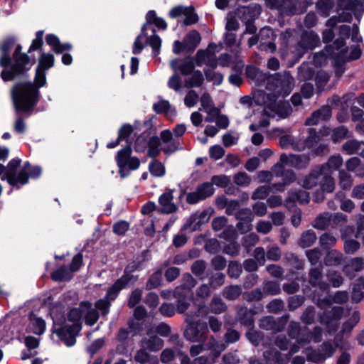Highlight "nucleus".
<instances>
[{
	"label": "nucleus",
	"mask_w": 364,
	"mask_h": 364,
	"mask_svg": "<svg viewBox=\"0 0 364 364\" xmlns=\"http://www.w3.org/2000/svg\"><path fill=\"white\" fill-rule=\"evenodd\" d=\"M14 38L6 39L0 46V66L4 68L1 73L2 80L5 82L12 80L14 77L22 75L31 68L28 56L21 53L22 47L18 45L13 54V61L10 58V51L15 43Z\"/></svg>",
	"instance_id": "1"
},
{
	"label": "nucleus",
	"mask_w": 364,
	"mask_h": 364,
	"mask_svg": "<svg viewBox=\"0 0 364 364\" xmlns=\"http://www.w3.org/2000/svg\"><path fill=\"white\" fill-rule=\"evenodd\" d=\"M11 95L16 112L14 129L16 133L23 134L26 125L18 112L31 109L38 100L39 92L32 82H23L14 85L11 90Z\"/></svg>",
	"instance_id": "2"
},
{
	"label": "nucleus",
	"mask_w": 364,
	"mask_h": 364,
	"mask_svg": "<svg viewBox=\"0 0 364 364\" xmlns=\"http://www.w3.org/2000/svg\"><path fill=\"white\" fill-rule=\"evenodd\" d=\"M277 97L271 95L264 90H258L254 95V100L257 105H264L265 114L271 117L279 119L286 118L292 112V109L287 102L277 101Z\"/></svg>",
	"instance_id": "3"
},
{
	"label": "nucleus",
	"mask_w": 364,
	"mask_h": 364,
	"mask_svg": "<svg viewBox=\"0 0 364 364\" xmlns=\"http://www.w3.org/2000/svg\"><path fill=\"white\" fill-rule=\"evenodd\" d=\"M82 316V308L81 304L79 308L71 309L61 326L54 331L67 346H73L75 343V337L81 330L80 320Z\"/></svg>",
	"instance_id": "4"
},
{
	"label": "nucleus",
	"mask_w": 364,
	"mask_h": 364,
	"mask_svg": "<svg viewBox=\"0 0 364 364\" xmlns=\"http://www.w3.org/2000/svg\"><path fill=\"white\" fill-rule=\"evenodd\" d=\"M20 163V159H12L8 164L6 171L7 182L11 186H16L18 188L28 182V176L37 178L41 174V168L39 166H31L28 162H26L23 168L18 171Z\"/></svg>",
	"instance_id": "5"
},
{
	"label": "nucleus",
	"mask_w": 364,
	"mask_h": 364,
	"mask_svg": "<svg viewBox=\"0 0 364 364\" xmlns=\"http://www.w3.org/2000/svg\"><path fill=\"white\" fill-rule=\"evenodd\" d=\"M294 87V79L289 72L277 73L267 79L266 92L274 97H285L290 94Z\"/></svg>",
	"instance_id": "6"
},
{
	"label": "nucleus",
	"mask_w": 364,
	"mask_h": 364,
	"mask_svg": "<svg viewBox=\"0 0 364 364\" xmlns=\"http://www.w3.org/2000/svg\"><path fill=\"white\" fill-rule=\"evenodd\" d=\"M132 268L133 266H129L126 269L124 274L107 291L105 297L96 302L95 306L97 309L106 314L108 311L110 302L117 298L119 291L135 282L136 278L127 272L128 269Z\"/></svg>",
	"instance_id": "7"
},
{
	"label": "nucleus",
	"mask_w": 364,
	"mask_h": 364,
	"mask_svg": "<svg viewBox=\"0 0 364 364\" xmlns=\"http://www.w3.org/2000/svg\"><path fill=\"white\" fill-rule=\"evenodd\" d=\"M131 155L130 146L120 149L117 154L116 161L122 178L127 177L132 171L136 170L139 167L140 161L138 158Z\"/></svg>",
	"instance_id": "8"
},
{
	"label": "nucleus",
	"mask_w": 364,
	"mask_h": 364,
	"mask_svg": "<svg viewBox=\"0 0 364 364\" xmlns=\"http://www.w3.org/2000/svg\"><path fill=\"white\" fill-rule=\"evenodd\" d=\"M336 351V347L329 341L322 343L317 350L311 348H306L304 353L308 360L314 363H322L327 358H331Z\"/></svg>",
	"instance_id": "9"
},
{
	"label": "nucleus",
	"mask_w": 364,
	"mask_h": 364,
	"mask_svg": "<svg viewBox=\"0 0 364 364\" xmlns=\"http://www.w3.org/2000/svg\"><path fill=\"white\" fill-rule=\"evenodd\" d=\"M320 43L319 36L314 31H304L300 41L296 45L294 52L301 58L308 50L313 49Z\"/></svg>",
	"instance_id": "10"
},
{
	"label": "nucleus",
	"mask_w": 364,
	"mask_h": 364,
	"mask_svg": "<svg viewBox=\"0 0 364 364\" xmlns=\"http://www.w3.org/2000/svg\"><path fill=\"white\" fill-rule=\"evenodd\" d=\"M343 309L340 306L333 307L331 311L324 313L321 316V323L326 326L328 332L331 334L338 329V320L341 318Z\"/></svg>",
	"instance_id": "11"
},
{
	"label": "nucleus",
	"mask_w": 364,
	"mask_h": 364,
	"mask_svg": "<svg viewBox=\"0 0 364 364\" xmlns=\"http://www.w3.org/2000/svg\"><path fill=\"white\" fill-rule=\"evenodd\" d=\"M340 38L336 39L331 46L332 50H340L344 46V38H348L351 36V40L353 42H359L361 37L358 35V27L353 25L352 29L348 25H341L338 27Z\"/></svg>",
	"instance_id": "12"
},
{
	"label": "nucleus",
	"mask_w": 364,
	"mask_h": 364,
	"mask_svg": "<svg viewBox=\"0 0 364 364\" xmlns=\"http://www.w3.org/2000/svg\"><path fill=\"white\" fill-rule=\"evenodd\" d=\"M321 171V179L319 182L321 191L316 193L314 196V200L316 203L321 202L324 199L323 193H332L336 187L335 180L332 174L322 171Z\"/></svg>",
	"instance_id": "13"
},
{
	"label": "nucleus",
	"mask_w": 364,
	"mask_h": 364,
	"mask_svg": "<svg viewBox=\"0 0 364 364\" xmlns=\"http://www.w3.org/2000/svg\"><path fill=\"white\" fill-rule=\"evenodd\" d=\"M208 329L204 324L189 326L184 332L185 338L191 342L203 343L208 338Z\"/></svg>",
	"instance_id": "14"
},
{
	"label": "nucleus",
	"mask_w": 364,
	"mask_h": 364,
	"mask_svg": "<svg viewBox=\"0 0 364 364\" xmlns=\"http://www.w3.org/2000/svg\"><path fill=\"white\" fill-rule=\"evenodd\" d=\"M289 334L292 338H296L299 344L304 345L313 341L311 331L307 327L300 328L298 323H290Z\"/></svg>",
	"instance_id": "15"
},
{
	"label": "nucleus",
	"mask_w": 364,
	"mask_h": 364,
	"mask_svg": "<svg viewBox=\"0 0 364 364\" xmlns=\"http://www.w3.org/2000/svg\"><path fill=\"white\" fill-rule=\"evenodd\" d=\"M160 141H161V150L166 154H173L181 149L178 139L173 138V134L168 129L163 130L160 133Z\"/></svg>",
	"instance_id": "16"
},
{
	"label": "nucleus",
	"mask_w": 364,
	"mask_h": 364,
	"mask_svg": "<svg viewBox=\"0 0 364 364\" xmlns=\"http://www.w3.org/2000/svg\"><path fill=\"white\" fill-rule=\"evenodd\" d=\"M309 159L306 155H287L282 154L280 156V161L286 166L301 168L309 163Z\"/></svg>",
	"instance_id": "17"
},
{
	"label": "nucleus",
	"mask_w": 364,
	"mask_h": 364,
	"mask_svg": "<svg viewBox=\"0 0 364 364\" xmlns=\"http://www.w3.org/2000/svg\"><path fill=\"white\" fill-rule=\"evenodd\" d=\"M237 218L240 220L237 228L241 233H246L252 230L253 217L249 208H243L237 213Z\"/></svg>",
	"instance_id": "18"
},
{
	"label": "nucleus",
	"mask_w": 364,
	"mask_h": 364,
	"mask_svg": "<svg viewBox=\"0 0 364 364\" xmlns=\"http://www.w3.org/2000/svg\"><path fill=\"white\" fill-rule=\"evenodd\" d=\"M196 284L195 279L190 274H185L183 276L181 285L176 288L175 293L178 297H191V289Z\"/></svg>",
	"instance_id": "19"
},
{
	"label": "nucleus",
	"mask_w": 364,
	"mask_h": 364,
	"mask_svg": "<svg viewBox=\"0 0 364 364\" xmlns=\"http://www.w3.org/2000/svg\"><path fill=\"white\" fill-rule=\"evenodd\" d=\"M331 117V110L328 106H323L319 109L314 112L311 115L306 119L305 124L312 126L328 120Z\"/></svg>",
	"instance_id": "20"
},
{
	"label": "nucleus",
	"mask_w": 364,
	"mask_h": 364,
	"mask_svg": "<svg viewBox=\"0 0 364 364\" xmlns=\"http://www.w3.org/2000/svg\"><path fill=\"white\" fill-rule=\"evenodd\" d=\"M259 38L262 49L269 50L271 52H274L276 50V46L273 42L274 34L272 29L267 27L263 28L259 32Z\"/></svg>",
	"instance_id": "21"
},
{
	"label": "nucleus",
	"mask_w": 364,
	"mask_h": 364,
	"mask_svg": "<svg viewBox=\"0 0 364 364\" xmlns=\"http://www.w3.org/2000/svg\"><path fill=\"white\" fill-rule=\"evenodd\" d=\"M333 53H337L336 50H332L331 46H327L324 51H322L320 53H317L315 55V60L323 56L330 57L336 58L335 61V73L337 77H340L345 71V68L343 66L344 62L346 60H343L341 58H338V55L333 54Z\"/></svg>",
	"instance_id": "22"
},
{
	"label": "nucleus",
	"mask_w": 364,
	"mask_h": 364,
	"mask_svg": "<svg viewBox=\"0 0 364 364\" xmlns=\"http://www.w3.org/2000/svg\"><path fill=\"white\" fill-rule=\"evenodd\" d=\"M170 66L175 72L179 70L183 75L191 74L195 68V65L191 59H174L171 61Z\"/></svg>",
	"instance_id": "23"
},
{
	"label": "nucleus",
	"mask_w": 364,
	"mask_h": 364,
	"mask_svg": "<svg viewBox=\"0 0 364 364\" xmlns=\"http://www.w3.org/2000/svg\"><path fill=\"white\" fill-rule=\"evenodd\" d=\"M364 269V259L361 257H354L349 260L343 267L344 274L352 279L356 274Z\"/></svg>",
	"instance_id": "24"
},
{
	"label": "nucleus",
	"mask_w": 364,
	"mask_h": 364,
	"mask_svg": "<svg viewBox=\"0 0 364 364\" xmlns=\"http://www.w3.org/2000/svg\"><path fill=\"white\" fill-rule=\"evenodd\" d=\"M173 193L171 191H166L159 197V203L161 213L169 214L177 210V206L173 202Z\"/></svg>",
	"instance_id": "25"
},
{
	"label": "nucleus",
	"mask_w": 364,
	"mask_h": 364,
	"mask_svg": "<svg viewBox=\"0 0 364 364\" xmlns=\"http://www.w3.org/2000/svg\"><path fill=\"white\" fill-rule=\"evenodd\" d=\"M299 347L297 345H293L289 351V355L286 358H282L281 353L277 350L267 351L264 353V356L269 360L271 364H287L293 354L299 352Z\"/></svg>",
	"instance_id": "26"
},
{
	"label": "nucleus",
	"mask_w": 364,
	"mask_h": 364,
	"mask_svg": "<svg viewBox=\"0 0 364 364\" xmlns=\"http://www.w3.org/2000/svg\"><path fill=\"white\" fill-rule=\"evenodd\" d=\"M309 136L306 140H296L294 139L291 147L295 151H303L306 147L312 146L318 141V136L316 134L315 129H309Z\"/></svg>",
	"instance_id": "27"
},
{
	"label": "nucleus",
	"mask_w": 364,
	"mask_h": 364,
	"mask_svg": "<svg viewBox=\"0 0 364 364\" xmlns=\"http://www.w3.org/2000/svg\"><path fill=\"white\" fill-rule=\"evenodd\" d=\"M196 64L198 66H201L203 64L209 65L213 68L217 66V60L215 54L213 51L207 50H199L196 54Z\"/></svg>",
	"instance_id": "28"
},
{
	"label": "nucleus",
	"mask_w": 364,
	"mask_h": 364,
	"mask_svg": "<svg viewBox=\"0 0 364 364\" xmlns=\"http://www.w3.org/2000/svg\"><path fill=\"white\" fill-rule=\"evenodd\" d=\"M141 341L140 346L150 352H156L164 346V341L156 335H147Z\"/></svg>",
	"instance_id": "29"
},
{
	"label": "nucleus",
	"mask_w": 364,
	"mask_h": 364,
	"mask_svg": "<svg viewBox=\"0 0 364 364\" xmlns=\"http://www.w3.org/2000/svg\"><path fill=\"white\" fill-rule=\"evenodd\" d=\"M343 160L341 155L331 156L325 164L318 166L321 171L333 174L335 171L338 170L343 165Z\"/></svg>",
	"instance_id": "30"
},
{
	"label": "nucleus",
	"mask_w": 364,
	"mask_h": 364,
	"mask_svg": "<svg viewBox=\"0 0 364 364\" xmlns=\"http://www.w3.org/2000/svg\"><path fill=\"white\" fill-rule=\"evenodd\" d=\"M168 342L173 345V348L177 352L178 355L181 357V364H191V360L186 354L181 351L183 348V342L181 341L178 333H171L169 336Z\"/></svg>",
	"instance_id": "31"
},
{
	"label": "nucleus",
	"mask_w": 364,
	"mask_h": 364,
	"mask_svg": "<svg viewBox=\"0 0 364 364\" xmlns=\"http://www.w3.org/2000/svg\"><path fill=\"white\" fill-rule=\"evenodd\" d=\"M343 150L348 155L358 154L364 157V142L349 140L343 144Z\"/></svg>",
	"instance_id": "32"
},
{
	"label": "nucleus",
	"mask_w": 364,
	"mask_h": 364,
	"mask_svg": "<svg viewBox=\"0 0 364 364\" xmlns=\"http://www.w3.org/2000/svg\"><path fill=\"white\" fill-rule=\"evenodd\" d=\"M321 169L316 166L313 171L303 180L302 186L306 189H311L319 184L321 179Z\"/></svg>",
	"instance_id": "33"
},
{
	"label": "nucleus",
	"mask_w": 364,
	"mask_h": 364,
	"mask_svg": "<svg viewBox=\"0 0 364 364\" xmlns=\"http://www.w3.org/2000/svg\"><path fill=\"white\" fill-rule=\"evenodd\" d=\"M46 43L56 53H61L65 50H70L72 46L70 43H61L58 38L53 34H49L46 38Z\"/></svg>",
	"instance_id": "34"
},
{
	"label": "nucleus",
	"mask_w": 364,
	"mask_h": 364,
	"mask_svg": "<svg viewBox=\"0 0 364 364\" xmlns=\"http://www.w3.org/2000/svg\"><path fill=\"white\" fill-rule=\"evenodd\" d=\"M337 53H333L338 55L343 60H350L359 58L361 54L360 49L358 46H353L350 48V53H348V48L342 47L340 50H336Z\"/></svg>",
	"instance_id": "35"
},
{
	"label": "nucleus",
	"mask_w": 364,
	"mask_h": 364,
	"mask_svg": "<svg viewBox=\"0 0 364 364\" xmlns=\"http://www.w3.org/2000/svg\"><path fill=\"white\" fill-rule=\"evenodd\" d=\"M82 316H85V323L90 326L95 324L99 317L97 311L92 308V304L89 302H82Z\"/></svg>",
	"instance_id": "36"
},
{
	"label": "nucleus",
	"mask_w": 364,
	"mask_h": 364,
	"mask_svg": "<svg viewBox=\"0 0 364 364\" xmlns=\"http://www.w3.org/2000/svg\"><path fill=\"white\" fill-rule=\"evenodd\" d=\"M207 350L210 351V356L218 358L226 348L225 344L218 342L214 337H211L208 343H205Z\"/></svg>",
	"instance_id": "37"
},
{
	"label": "nucleus",
	"mask_w": 364,
	"mask_h": 364,
	"mask_svg": "<svg viewBox=\"0 0 364 364\" xmlns=\"http://www.w3.org/2000/svg\"><path fill=\"white\" fill-rule=\"evenodd\" d=\"M171 333V327L166 323H160L158 325L150 326L147 331V335L159 334L162 337H167Z\"/></svg>",
	"instance_id": "38"
},
{
	"label": "nucleus",
	"mask_w": 364,
	"mask_h": 364,
	"mask_svg": "<svg viewBox=\"0 0 364 364\" xmlns=\"http://www.w3.org/2000/svg\"><path fill=\"white\" fill-rule=\"evenodd\" d=\"M287 202H296L298 201L300 203H307L309 201V194L305 191H295L289 192L288 198H287Z\"/></svg>",
	"instance_id": "39"
},
{
	"label": "nucleus",
	"mask_w": 364,
	"mask_h": 364,
	"mask_svg": "<svg viewBox=\"0 0 364 364\" xmlns=\"http://www.w3.org/2000/svg\"><path fill=\"white\" fill-rule=\"evenodd\" d=\"M154 110L158 114H172L175 113L168 101L160 99L153 105Z\"/></svg>",
	"instance_id": "40"
},
{
	"label": "nucleus",
	"mask_w": 364,
	"mask_h": 364,
	"mask_svg": "<svg viewBox=\"0 0 364 364\" xmlns=\"http://www.w3.org/2000/svg\"><path fill=\"white\" fill-rule=\"evenodd\" d=\"M160 139L158 136H150L148 145V155L151 158H156L161 150Z\"/></svg>",
	"instance_id": "41"
},
{
	"label": "nucleus",
	"mask_w": 364,
	"mask_h": 364,
	"mask_svg": "<svg viewBox=\"0 0 364 364\" xmlns=\"http://www.w3.org/2000/svg\"><path fill=\"white\" fill-rule=\"evenodd\" d=\"M326 130H328V132H326L325 134H329L330 133H331V139L334 142L340 141L343 140V139L348 136V130L344 126H340V127L335 128L332 130H331L330 129L328 128V129H326Z\"/></svg>",
	"instance_id": "42"
},
{
	"label": "nucleus",
	"mask_w": 364,
	"mask_h": 364,
	"mask_svg": "<svg viewBox=\"0 0 364 364\" xmlns=\"http://www.w3.org/2000/svg\"><path fill=\"white\" fill-rule=\"evenodd\" d=\"M342 259V253L336 250H332L327 253L324 259V263L327 266H336L341 264Z\"/></svg>",
	"instance_id": "43"
},
{
	"label": "nucleus",
	"mask_w": 364,
	"mask_h": 364,
	"mask_svg": "<svg viewBox=\"0 0 364 364\" xmlns=\"http://www.w3.org/2000/svg\"><path fill=\"white\" fill-rule=\"evenodd\" d=\"M200 41V36L198 32L193 31L184 38V43L188 50H193Z\"/></svg>",
	"instance_id": "44"
},
{
	"label": "nucleus",
	"mask_w": 364,
	"mask_h": 364,
	"mask_svg": "<svg viewBox=\"0 0 364 364\" xmlns=\"http://www.w3.org/2000/svg\"><path fill=\"white\" fill-rule=\"evenodd\" d=\"M72 272L66 267H62L52 273L51 277L54 281L63 282L70 280L72 277Z\"/></svg>",
	"instance_id": "45"
},
{
	"label": "nucleus",
	"mask_w": 364,
	"mask_h": 364,
	"mask_svg": "<svg viewBox=\"0 0 364 364\" xmlns=\"http://www.w3.org/2000/svg\"><path fill=\"white\" fill-rule=\"evenodd\" d=\"M316 240V233L312 230H309L301 235L299 244L303 248L309 247L311 246Z\"/></svg>",
	"instance_id": "46"
},
{
	"label": "nucleus",
	"mask_w": 364,
	"mask_h": 364,
	"mask_svg": "<svg viewBox=\"0 0 364 364\" xmlns=\"http://www.w3.org/2000/svg\"><path fill=\"white\" fill-rule=\"evenodd\" d=\"M204 82L203 74L200 71H195L191 77L185 81V86L188 88L199 87Z\"/></svg>",
	"instance_id": "47"
},
{
	"label": "nucleus",
	"mask_w": 364,
	"mask_h": 364,
	"mask_svg": "<svg viewBox=\"0 0 364 364\" xmlns=\"http://www.w3.org/2000/svg\"><path fill=\"white\" fill-rule=\"evenodd\" d=\"M331 220V214L328 213H324L317 216L313 226L319 230H324L328 227Z\"/></svg>",
	"instance_id": "48"
},
{
	"label": "nucleus",
	"mask_w": 364,
	"mask_h": 364,
	"mask_svg": "<svg viewBox=\"0 0 364 364\" xmlns=\"http://www.w3.org/2000/svg\"><path fill=\"white\" fill-rule=\"evenodd\" d=\"M246 75L248 78L255 80L259 85L262 84V80L265 77L259 70L253 65L247 67Z\"/></svg>",
	"instance_id": "49"
},
{
	"label": "nucleus",
	"mask_w": 364,
	"mask_h": 364,
	"mask_svg": "<svg viewBox=\"0 0 364 364\" xmlns=\"http://www.w3.org/2000/svg\"><path fill=\"white\" fill-rule=\"evenodd\" d=\"M242 293V289L238 285H231L226 287L223 290V296L229 300H235Z\"/></svg>",
	"instance_id": "50"
},
{
	"label": "nucleus",
	"mask_w": 364,
	"mask_h": 364,
	"mask_svg": "<svg viewBox=\"0 0 364 364\" xmlns=\"http://www.w3.org/2000/svg\"><path fill=\"white\" fill-rule=\"evenodd\" d=\"M226 305L218 296H214L210 304V309L213 314H220L226 310Z\"/></svg>",
	"instance_id": "51"
},
{
	"label": "nucleus",
	"mask_w": 364,
	"mask_h": 364,
	"mask_svg": "<svg viewBox=\"0 0 364 364\" xmlns=\"http://www.w3.org/2000/svg\"><path fill=\"white\" fill-rule=\"evenodd\" d=\"M149 135L147 133H142L135 141L134 149L136 152H144L148 148Z\"/></svg>",
	"instance_id": "52"
},
{
	"label": "nucleus",
	"mask_w": 364,
	"mask_h": 364,
	"mask_svg": "<svg viewBox=\"0 0 364 364\" xmlns=\"http://www.w3.org/2000/svg\"><path fill=\"white\" fill-rule=\"evenodd\" d=\"M263 291L269 295H277L281 291L280 285L278 282L265 281L263 284Z\"/></svg>",
	"instance_id": "53"
},
{
	"label": "nucleus",
	"mask_w": 364,
	"mask_h": 364,
	"mask_svg": "<svg viewBox=\"0 0 364 364\" xmlns=\"http://www.w3.org/2000/svg\"><path fill=\"white\" fill-rule=\"evenodd\" d=\"M54 64V57L52 54L42 53L39 57V63L38 68L46 70L51 67Z\"/></svg>",
	"instance_id": "54"
},
{
	"label": "nucleus",
	"mask_w": 364,
	"mask_h": 364,
	"mask_svg": "<svg viewBox=\"0 0 364 364\" xmlns=\"http://www.w3.org/2000/svg\"><path fill=\"white\" fill-rule=\"evenodd\" d=\"M200 196L205 200L214 193V188L211 183L205 182L198 186L196 188Z\"/></svg>",
	"instance_id": "55"
},
{
	"label": "nucleus",
	"mask_w": 364,
	"mask_h": 364,
	"mask_svg": "<svg viewBox=\"0 0 364 364\" xmlns=\"http://www.w3.org/2000/svg\"><path fill=\"white\" fill-rule=\"evenodd\" d=\"M154 35L146 38V41L149 45L152 48L154 55L156 56L159 53L160 48L161 46V39L157 35H155V30H153Z\"/></svg>",
	"instance_id": "56"
},
{
	"label": "nucleus",
	"mask_w": 364,
	"mask_h": 364,
	"mask_svg": "<svg viewBox=\"0 0 364 364\" xmlns=\"http://www.w3.org/2000/svg\"><path fill=\"white\" fill-rule=\"evenodd\" d=\"M150 173L156 177H161L165 174V167L164 165L156 160L150 163L149 166Z\"/></svg>",
	"instance_id": "57"
},
{
	"label": "nucleus",
	"mask_w": 364,
	"mask_h": 364,
	"mask_svg": "<svg viewBox=\"0 0 364 364\" xmlns=\"http://www.w3.org/2000/svg\"><path fill=\"white\" fill-rule=\"evenodd\" d=\"M339 185L343 189H348L351 187L353 180L351 176L346 171L342 170L339 171L338 174Z\"/></svg>",
	"instance_id": "58"
},
{
	"label": "nucleus",
	"mask_w": 364,
	"mask_h": 364,
	"mask_svg": "<svg viewBox=\"0 0 364 364\" xmlns=\"http://www.w3.org/2000/svg\"><path fill=\"white\" fill-rule=\"evenodd\" d=\"M310 279L309 282L313 286H318L321 288H323L324 285L321 283V279L322 277V273L320 269L314 268L310 271Z\"/></svg>",
	"instance_id": "59"
},
{
	"label": "nucleus",
	"mask_w": 364,
	"mask_h": 364,
	"mask_svg": "<svg viewBox=\"0 0 364 364\" xmlns=\"http://www.w3.org/2000/svg\"><path fill=\"white\" fill-rule=\"evenodd\" d=\"M364 288V279H360L358 283L355 284L353 287L352 299L356 302H359L363 297V293L361 291Z\"/></svg>",
	"instance_id": "60"
},
{
	"label": "nucleus",
	"mask_w": 364,
	"mask_h": 364,
	"mask_svg": "<svg viewBox=\"0 0 364 364\" xmlns=\"http://www.w3.org/2000/svg\"><path fill=\"white\" fill-rule=\"evenodd\" d=\"M239 134L234 132H228L223 136V144L225 146L228 147L237 143Z\"/></svg>",
	"instance_id": "61"
},
{
	"label": "nucleus",
	"mask_w": 364,
	"mask_h": 364,
	"mask_svg": "<svg viewBox=\"0 0 364 364\" xmlns=\"http://www.w3.org/2000/svg\"><path fill=\"white\" fill-rule=\"evenodd\" d=\"M271 191L270 186H262L258 187L252 193V198L253 200L264 199L267 197Z\"/></svg>",
	"instance_id": "62"
},
{
	"label": "nucleus",
	"mask_w": 364,
	"mask_h": 364,
	"mask_svg": "<svg viewBox=\"0 0 364 364\" xmlns=\"http://www.w3.org/2000/svg\"><path fill=\"white\" fill-rule=\"evenodd\" d=\"M205 75L208 81H211L215 85H220L223 80V76L219 73H216L213 70L207 69L205 70Z\"/></svg>",
	"instance_id": "63"
},
{
	"label": "nucleus",
	"mask_w": 364,
	"mask_h": 364,
	"mask_svg": "<svg viewBox=\"0 0 364 364\" xmlns=\"http://www.w3.org/2000/svg\"><path fill=\"white\" fill-rule=\"evenodd\" d=\"M234 182L240 186H247L251 183V178L245 172H239L234 176Z\"/></svg>",
	"instance_id": "64"
}]
</instances>
